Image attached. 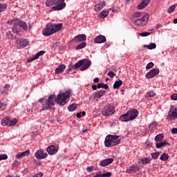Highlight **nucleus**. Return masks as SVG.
<instances>
[{"instance_id": "obj_43", "label": "nucleus", "mask_w": 177, "mask_h": 177, "mask_svg": "<svg viewBox=\"0 0 177 177\" xmlns=\"http://www.w3.org/2000/svg\"><path fill=\"white\" fill-rule=\"evenodd\" d=\"M153 67H154V63L149 62V64H147V65L146 66V69L147 70H150V68H153Z\"/></svg>"}, {"instance_id": "obj_39", "label": "nucleus", "mask_w": 177, "mask_h": 177, "mask_svg": "<svg viewBox=\"0 0 177 177\" xmlns=\"http://www.w3.org/2000/svg\"><path fill=\"white\" fill-rule=\"evenodd\" d=\"M150 161H151V160L148 158H145L141 159V162H142V165L149 164V162H150Z\"/></svg>"}, {"instance_id": "obj_1", "label": "nucleus", "mask_w": 177, "mask_h": 177, "mask_svg": "<svg viewBox=\"0 0 177 177\" xmlns=\"http://www.w3.org/2000/svg\"><path fill=\"white\" fill-rule=\"evenodd\" d=\"M71 93V91L68 90L64 93L59 94L57 97H56L55 95H51L46 101L44 98L39 100V103H44L42 104L43 108L40 111L50 110V109L55 106V103H57L59 106H64L70 98Z\"/></svg>"}, {"instance_id": "obj_42", "label": "nucleus", "mask_w": 177, "mask_h": 177, "mask_svg": "<svg viewBox=\"0 0 177 177\" xmlns=\"http://www.w3.org/2000/svg\"><path fill=\"white\" fill-rule=\"evenodd\" d=\"M151 156L152 158H153L154 160H157V158H158V156H160V152L151 153Z\"/></svg>"}, {"instance_id": "obj_41", "label": "nucleus", "mask_w": 177, "mask_h": 177, "mask_svg": "<svg viewBox=\"0 0 177 177\" xmlns=\"http://www.w3.org/2000/svg\"><path fill=\"white\" fill-rule=\"evenodd\" d=\"M176 6H175V5H172L169 8H168V10H167V13H174V10H175Z\"/></svg>"}, {"instance_id": "obj_46", "label": "nucleus", "mask_w": 177, "mask_h": 177, "mask_svg": "<svg viewBox=\"0 0 177 177\" xmlns=\"http://www.w3.org/2000/svg\"><path fill=\"white\" fill-rule=\"evenodd\" d=\"M2 160H8V155L6 154L0 155V161H2Z\"/></svg>"}, {"instance_id": "obj_22", "label": "nucleus", "mask_w": 177, "mask_h": 177, "mask_svg": "<svg viewBox=\"0 0 177 177\" xmlns=\"http://www.w3.org/2000/svg\"><path fill=\"white\" fill-rule=\"evenodd\" d=\"M170 120H176L177 118V107H175L173 111L169 113Z\"/></svg>"}, {"instance_id": "obj_23", "label": "nucleus", "mask_w": 177, "mask_h": 177, "mask_svg": "<svg viewBox=\"0 0 177 177\" xmlns=\"http://www.w3.org/2000/svg\"><path fill=\"white\" fill-rule=\"evenodd\" d=\"M66 70V65L60 64L57 68H55V74H60Z\"/></svg>"}, {"instance_id": "obj_51", "label": "nucleus", "mask_w": 177, "mask_h": 177, "mask_svg": "<svg viewBox=\"0 0 177 177\" xmlns=\"http://www.w3.org/2000/svg\"><path fill=\"white\" fill-rule=\"evenodd\" d=\"M111 176V172H107L102 174V177H110Z\"/></svg>"}, {"instance_id": "obj_52", "label": "nucleus", "mask_w": 177, "mask_h": 177, "mask_svg": "<svg viewBox=\"0 0 177 177\" xmlns=\"http://www.w3.org/2000/svg\"><path fill=\"white\" fill-rule=\"evenodd\" d=\"M42 176H44V174L42 172H40L39 174H37L32 176V177H42Z\"/></svg>"}, {"instance_id": "obj_35", "label": "nucleus", "mask_w": 177, "mask_h": 177, "mask_svg": "<svg viewBox=\"0 0 177 177\" xmlns=\"http://www.w3.org/2000/svg\"><path fill=\"white\" fill-rule=\"evenodd\" d=\"M164 139V136L162 134H158L155 137V142H161Z\"/></svg>"}, {"instance_id": "obj_28", "label": "nucleus", "mask_w": 177, "mask_h": 177, "mask_svg": "<svg viewBox=\"0 0 177 177\" xmlns=\"http://www.w3.org/2000/svg\"><path fill=\"white\" fill-rule=\"evenodd\" d=\"M144 46L145 48H147L150 50H151V49H156V48H157V45L156 44V43H151L149 45H145Z\"/></svg>"}, {"instance_id": "obj_16", "label": "nucleus", "mask_w": 177, "mask_h": 177, "mask_svg": "<svg viewBox=\"0 0 177 177\" xmlns=\"http://www.w3.org/2000/svg\"><path fill=\"white\" fill-rule=\"evenodd\" d=\"M114 161V159L113 158H107L105 160H103L100 162V167H107V165H110Z\"/></svg>"}, {"instance_id": "obj_30", "label": "nucleus", "mask_w": 177, "mask_h": 177, "mask_svg": "<svg viewBox=\"0 0 177 177\" xmlns=\"http://www.w3.org/2000/svg\"><path fill=\"white\" fill-rule=\"evenodd\" d=\"M97 88L98 89L102 88V89H106V91H107V89H109V86L103 83H99L97 84Z\"/></svg>"}, {"instance_id": "obj_57", "label": "nucleus", "mask_w": 177, "mask_h": 177, "mask_svg": "<svg viewBox=\"0 0 177 177\" xmlns=\"http://www.w3.org/2000/svg\"><path fill=\"white\" fill-rule=\"evenodd\" d=\"M92 89L93 91H96L97 89V86L96 84H94L92 86Z\"/></svg>"}, {"instance_id": "obj_15", "label": "nucleus", "mask_w": 177, "mask_h": 177, "mask_svg": "<svg viewBox=\"0 0 177 177\" xmlns=\"http://www.w3.org/2000/svg\"><path fill=\"white\" fill-rule=\"evenodd\" d=\"M94 42L95 44H104L106 42V37L104 35H98L94 39Z\"/></svg>"}, {"instance_id": "obj_54", "label": "nucleus", "mask_w": 177, "mask_h": 177, "mask_svg": "<svg viewBox=\"0 0 177 177\" xmlns=\"http://www.w3.org/2000/svg\"><path fill=\"white\" fill-rule=\"evenodd\" d=\"M20 162L18 160H15L13 162L12 165L13 167H17V165H19Z\"/></svg>"}, {"instance_id": "obj_56", "label": "nucleus", "mask_w": 177, "mask_h": 177, "mask_svg": "<svg viewBox=\"0 0 177 177\" xmlns=\"http://www.w3.org/2000/svg\"><path fill=\"white\" fill-rule=\"evenodd\" d=\"M37 54H39V56H42V55L45 54V51L44 50L39 51V53H37Z\"/></svg>"}, {"instance_id": "obj_53", "label": "nucleus", "mask_w": 177, "mask_h": 177, "mask_svg": "<svg viewBox=\"0 0 177 177\" xmlns=\"http://www.w3.org/2000/svg\"><path fill=\"white\" fill-rule=\"evenodd\" d=\"M86 171L87 172H92V171H93V166L87 167Z\"/></svg>"}, {"instance_id": "obj_19", "label": "nucleus", "mask_w": 177, "mask_h": 177, "mask_svg": "<svg viewBox=\"0 0 177 177\" xmlns=\"http://www.w3.org/2000/svg\"><path fill=\"white\" fill-rule=\"evenodd\" d=\"M104 6H106V2L100 1L98 3H97L95 6L94 10H95V12H99V10H102V9H103V8H104Z\"/></svg>"}, {"instance_id": "obj_37", "label": "nucleus", "mask_w": 177, "mask_h": 177, "mask_svg": "<svg viewBox=\"0 0 177 177\" xmlns=\"http://www.w3.org/2000/svg\"><path fill=\"white\" fill-rule=\"evenodd\" d=\"M106 16H109V10H104L101 12V17H102V19H105V17H106Z\"/></svg>"}, {"instance_id": "obj_8", "label": "nucleus", "mask_w": 177, "mask_h": 177, "mask_svg": "<svg viewBox=\"0 0 177 177\" xmlns=\"http://www.w3.org/2000/svg\"><path fill=\"white\" fill-rule=\"evenodd\" d=\"M55 6H53L52 9L53 10H62L66 8V3L64 0H54Z\"/></svg>"}, {"instance_id": "obj_50", "label": "nucleus", "mask_w": 177, "mask_h": 177, "mask_svg": "<svg viewBox=\"0 0 177 177\" xmlns=\"http://www.w3.org/2000/svg\"><path fill=\"white\" fill-rule=\"evenodd\" d=\"M171 100H177V94L176 93L172 94L171 95Z\"/></svg>"}, {"instance_id": "obj_63", "label": "nucleus", "mask_w": 177, "mask_h": 177, "mask_svg": "<svg viewBox=\"0 0 177 177\" xmlns=\"http://www.w3.org/2000/svg\"><path fill=\"white\" fill-rule=\"evenodd\" d=\"M109 80H110V79H109V78H106V79L105 80L106 82H107V81H109Z\"/></svg>"}, {"instance_id": "obj_10", "label": "nucleus", "mask_w": 177, "mask_h": 177, "mask_svg": "<svg viewBox=\"0 0 177 177\" xmlns=\"http://www.w3.org/2000/svg\"><path fill=\"white\" fill-rule=\"evenodd\" d=\"M158 74H160V69L153 68L145 75V77L147 80H150L151 78H154V77H156Z\"/></svg>"}, {"instance_id": "obj_4", "label": "nucleus", "mask_w": 177, "mask_h": 177, "mask_svg": "<svg viewBox=\"0 0 177 177\" xmlns=\"http://www.w3.org/2000/svg\"><path fill=\"white\" fill-rule=\"evenodd\" d=\"M120 136L108 135L105 138L104 145L105 147H113L121 143V139H118Z\"/></svg>"}, {"instance_id": "obj_2", "label": "nucleus", "mask_w": 177, "mask_h": 177, "mask_svg": "<svg viewBox=\"0 0 177 177\" xmlns=\"http://www.w3.org/2000/svg\"><path fill=\"white\" fill-rule=\"evenodd\" d=\"M62 27H63V24H48L43 30V35H45V37H49V35L56 34V32L62 30Z\"/></svg>"}, {"instance_id": "obj_24", "label": "nucleus", "mask_w": 177, "mask_h": 177, "mask_svg": "<svg viewBox=\"0 0 177 177\" xmlns=\"http://www.w3.org/2000/svg\"><path fill=\"white\" fill-rule=\"evenodd\" d=\"M166 145L167 146H171V145L169 144V142H167V141H164V142H156V146L157 149H160L161 147H164V146H166Z\"/></svg>"}, {"instance_id": "obj_45", "label": "nucleus", "mask_w": 177, "mask_h": 177, "mask_svg": "<svg viewBox=\"0 0 177 177\" xmlns=\"http://www.w3.org/2000/svg\"><path fill=\"white\" fill-rule=\"evenodd\" d=\"M151 32H141L140 34V37H148V35H151Z\"/></svg>"}, {"instance_id": "obj_7", "label": "nucleus", "mask_w": 177, "mask_h": 177, "mask_svg": "<svg viewBox=\"0 0 177 177\" xmlns=\"http://www.w3.org/2000/svg\"><path fill=\"white\" fill-rule=\"evenodd\" d=\"M11 24H13L14 26H19L22 30H27L28 28V25H27V23H26L24 21H21L19 19H16L10 21Z\"/></svg>"}, {"instance_id": "obj_17", "label": "nucleus", "mask_w": 177, "mask_h": 177, "mask_svg": "<svg viewBox=\"0 0 177 177\" xmlns=\"http://www.w3.org/2000/svg\"><path fill=\"white\" fill-rule=\"evenodd\" d=\"M46 150L48 154L52 155V154H56V152L59 151V148H55V146L50 145L47 147Z\"/></svg>"}, {"instance_id": "obj_48", "label": "nucleus", "mask_w": 177, "mask_h": 177, "mask_svg": "<svg viewBox=\"0 0 177 177\" xmlns=\"http://www.w3.org/2000/svg\"><path fill=\"white\" fill-rule=\"evenodd\" d=\"M12 32H14V34H19V32H20V30L17 29V28L15 27L12 28Z\"/></svg>"}, {"instance_id": "obj_12", "label": "nucleus", "mask_w": 177, "mask_h": 177, "mask_svg": "<svg viewBox=\"0 0 177 177\" xmlns=\"http://www.w3.org/2000/svg\"><path fill=\"white\" fill-rule=\"evenodd\" d=\"M28 45V40L21 39L19 40H17V46L18 49H23V48H26Z\"/></svg>"}, {"instance_id": "obj_31", "label": "nucleus", "mask_w": 177, "mask_h": 177, "mask_svg": "<svg viewBox=\"0 0 177 177\" xmlns=\"http://www.w3.org/2000/svg\"><path fill=\"white\" fill-rule=\"evenodd\" d=\"M77 105L75 104H72L68 106V111H75V109H77Z\"/></svg>"}, {"instance_id": "obj_18", "label": "nucleus", "mask_w": 177, "mask_h": 177, "mask_svg": "<svg viewBox=\"0 0 177 177\" xmlns=\"http://www.w3.org/2000/svg\"><path fill=\"white\" fill-rule=\"evenodd\" d=\"M150 1L151 0H142V1L138 6V9L139 10H142V9H145L150 3Z\"/></svg>"}, {"instance_id": "obj_36", "label": "nucleus", "mask_w": 177, "mask_h": 177, "mask_svg": "<svg viewBox=\"0 0 177 177\" xmlns=\"http://www.w3.org/2000/svg\"><path fill=\"white\" fill-rule=\"evenodd\" d=\"M55 5V0H47L46 1V6L49 7V6H53Z\"/></svg>"}, {"instance_id": "obj_14", "label": "nucleus", "mask_w": 177, "mask_h": 177, "mask_svg": "<svg viewBox=\"0 0 177 177\" xmlns=\"http://www.w3.org/2000/svg\"><path fill=\"white\" fill-rule=\"evenodd\" d=\"M140 169V167L137 165H133L130 167L129 169L126 170L127 174H136L138 171Z\"/></svg>"}, {"instance_id": "obj_33", "label": "nucleus", "mask_w": 177, "mask_h": 177, "mask_svg": "<svg viewBox=\"0 0 177 177\" xmlns=\"http://www.w3.org/2000/svg\"><path fill=\"white\" fill-rule=\"evenodd\" d=\"M86 46V42H82L80 44L77 45L75 48L76 50H80V49H83V48H85Z\"/></svg>"}, {"instance_id": "obj_11", "label": "nucleus", "mask_w": 177, "mask_h": 177, "mask_svg": "<svg viewBox=\"0 0 177 177\" xmlns=\"http://www.w3.org/2000/svg\"><path fill=\"white\" fill-rule=\"evenodd\" d=\"M35 156L37 160H44V158H46V157H48V153H44L43 149H39L35 153Z\"/></svg>"}, {"instance_id": "obj_9", "label": "nucleus", "mask_w": 177, "mask_h": 177, "mask_svg": "<svg viewBox=\"0 0 177 177\" xmlns=\"http://www.w3.org/2000/svg\"><path fill=\"white\" fill-rule=\"evenodd\" d=\"M147 21H149V15H145L142 17V19H139L135 21V24L136 26H139L140 27H143L147 24Z\"/></svg>"}, {"instance_id": "obj_25", "label": "nucleus", "mask_w": 177, "mask_h": 177, "mask_svg": "<svg viewBox=\"0 0 177 177\" xmlns=\"http://www.w3.org/2000/svg\"><path fill=\"white\" fill-rule=\"evenodd\" d=\"M10 118L9 117H6L1 120V125H3V127H6V125L10 126Z\"/></svg>"}, {"instance_id": "obj_34", "label": "nucleus", "mask_w": 177, "mask_h": 177, "mask_svg": "<svg viewBox=\"0 0 177 177\" xmlns=\"http://www.w3.org/2000/svg\"><path fill=\"white\" fill-rule=\"evenodd\" d=\"M8 9V5L5 3H0V13L2 12H5Z\"/></svg>"}, {"instance_id": "obj_3", "label": "nucleus", "mask_w": 177, "mask_h": 177, "mask_svg": "<svg viewBox=\"0 0 177 177\" xmlns=\"http://www.w3.org/2000/svg\"><path fill=\"white\" fill-rule=\"evenodd\" d=\"M91 60L89 59H82L78 61L75 65L70 64L68 67V71H71V70H75L76 68H80L81 71H85V70H88L89 67H91Z\"/></svg>"}, {"instance_id": "obj_32", "label": "nucleus", "mask_w": 177, "mask_h": 177, "mask_svg": "<svg viewBox=\"0 0 177 177\" xmlns=\"http://www.w3.org/2000/svg\"><path fill=\"white\" fill-rule=\"evenodd\" d=\"M168 158H169V156L168 155V153H162L160 156V160H161L162 161H167Z\"/></svg>"}, {"instance_id": "obj_40", "label": "nucleus", "mask_w": 177, "mask_h": 177, "mask_svg": "<svg viewBox=\"0 0 177 177\" xmlns=\"http://www.w3.org/2000/svg\"><path fill=\"white\" fill-rule=\"evenodd\" d=\"M37 59H39V55L38 54V53L35 55V57L30 58L28 62L29 63H31V62H34V60H37Z\"/></svg>"}, {"instance_id": "obj_62", "label": "nucleus", "mask_w": 177, "mask_h": 177, "mask_svg": "<svg viewBox=\"0 0 177 177\" xmlns=\"http://www.w3.org/2000/svg\"><path fill=\"white\" fill-rule=\"evenodd\" d=\"M3 106V104L2 102H0V109Z\"/></svg>"}, {"instance_id": "obj_61", "label": "nucleus", "mask_w": 177, "mask_h": 177, "mask_svg": "<svg viewBox=\"0 0 177 177\" xmlns=\"http://www.w3.org/2000/svg\"><path fill=\"white\" fill-rule=\"evenodd\" d=\"M86 114V113L85 111H82V115H83V117Z\"/></svg>"}, {"instance_id": "obj_38", "label": "nucleus", "mask_w": 177, "mask_h": 177, "mask_svg": "<svg viewBox=\"0 0 177 177\" xmlns=\"http://www.w3.org/2000/svg\"><path fill=\"white\" fill-rule=\"evenodd\" d=\"M9 88H10V85L6 84L3 87V89L1 90V93H5V92H8V91H9Z\"/></svg>"}, {"instance_id": "obj_49", "label": "nucleus", "mask_w": 177, "mask_h": 177, "mask_svg": "<svg viewBox=\"0 0 177 177\" xmlns=\"http://www.w3.org/2000/svg\"><path fill=\"white\" fill-rule=\"evenodd\" d=\"M142 16V13L139 12H136L133 14L134 17H140Z\"/></svg>"}, {"instance_id": "obj_6", "label": "nucleus", "mask_w": 177, "mask_h": 177, "mask_svg": "<svg viewBox=\"0 0 177 177\" xmlns=\"http://www.w3.org/2000/svg\"><path fill=\"white\" fill-rule=\"evenodd\" d=\"M102 115L104 117H109V115H113V113H115V107L113 105H106L104 106L102 111Z\"/></svg>"}, {"instance_id": "obj_21", "label": "nucleus", "mask_w": 177, "mask_h": 177, "mask_svg": "<svg viewBox=\"0 0 177 177\" xmlns=\"http://www.w3.org/2000/svg\"><path fill=\"white\" fill-rule=\"evenodd\" d=\"M104 93H106V91L101 90L100 91L94 93L93 96L94 97L95 99H100V97H102V96H103Z\"/></svg>"}, {"instance_id": "obj_20", "label": "nucleus", "mask_w": 177, "mask_h": 177, "mask_svg": "<svg viewBox=\"0 0 177 177\" xmlns=\"http://www.w3.org/2000/svg\"><path fill=\"white\" fill-rule=\"evenodd\" d=\"M27 156H30V150H26L24 152H19L17 154V160H20V159L23 158V157H26Z\"/></svg>"}, {"instance_id": "obj_26", "label": "nucleus", "mask_w": 177, "mask_h": 177, "mask_svg": "<svg viewBox=\"0 0 177 177\" xmlns=\"http://www.w3.org/2000/svg\"><path fill=\"white\" fill-rule=\"evenodd\" d=\"M156 127L157 123L156 122H153L150 124V125L149 126V129H147L146 131L149 133V132H151L153 129H156Z\"/></svg>"}, {"instance_id": "obj_58", "label": "nucleus", "mask_w": 177, "mask_h": 177, "mask_svg": "<svg viewBox=\"0 0 177 177\" xmlns=\"http://www.w3.org/2000/svg\"><path fill=\"white\" fill-rule=\"evenodd\" d=\"M95 84H97V82H99V78L98 77H95L94 80H93Z\"/></svg>"}, {"instance_id": "obj_59", "label": "nucleus", "mask_w": 177, "mask_h": 177, "mask_svg": "<svg viewBox=\"0 0 177 177\" xmlns=\"http://www.w3.org/2000/svg\"><path fill=\"white\" fill-rule=\"evenodd\" d=\"M77 118H81V112L76 114Z\"/></svg>"}, {"instance_id": "obj_47", "label": "nucleus", "mask_w": 177, "mask_h": 177, "mask_svg": "<svg viewBox=\"0 0 177 177\" xmlns=\"http://www.w3.org/2000/svg\"><path fill=\"white\" fill-rule=\"evenodd\" d=\"M108 75L110 78H114V76L115 75V73H114V72H113V71H109L108 73Z\"/></svg>"}, {"instance_id": "obj_60", "label": "nucleus", "mask_w": 177, "mask_h": 177, "mask_svg": "<svg viewBox=\"0 0 177 177\" xmlns=\"http://www.w3.org/2000/svg\"><path fill=\"white\" fill-rule=\"evenodd\" d=\"M173 23L177 24V19H174Z\"/></svg>"}, {"instance_id": "obj_27", "label": "nucleus", "mask_w": 177, "mask_h": 177, "mask_svg": "<svg viewBox=\"0 0 177 177\" xmlns=\"http://www.w3.org/2000/svg\"><path fill=\"white\" fill-rule=\"evenodd\" d=\"M121 85H122V80L115 81L113 84V89H118Z\"/></svg>"}, {"instance_id": "obj_44", "label": "nucleus", "mask_w": 177, "mask_h": 177, "mask_svg": "<svg viewBox=\"0 0 177 177\" xmlns=\"http://www.w3.org/2000/svg\"><path fill=\"white\" fill-rule=\"evenodd\" d=\"M17 124V120L14 119L12 120H10V127H13Z\"/></svg>"}, {"instance_id": "obj_55", "label": "nucleus", "mask_w": 177, "mask_h": 177, "mask_svg": "<svg viewBox=\"0 0 177 177\" xmlns=\"http://www.w3.org/2000/svg\"><path fill=\"white\" fill-rule=\"evenodd\" d=\"M171 133L176 134L177 133V128H173L171 129Z\"/></svg>"}, {"instance_id": "obj_13", "label": "nucleus", "mask_w": 177, "mask_h": 177, "mask_svg": "<svg viewBox=\"0 0 177 177\" xmlns=\"http://www.w3.org/2000/svg\"><path fill=\"white\" fill-rule=\"evenodd\" d=\"M73 41L74 42H82L84 41H86V35L82 34L75 36Z\"/></svg>"}, {"instance_id": "obj_5", "label": "nucleus", "mask_w": 177, "mask_h": 177, "mask_svg": "<svg viewBox=\"0 0 177 177\" xmlns=\"http://www.w3.org/2000/svg\"><path fill=\"white\" fill-rule=\"evenodd\" d=\"M139 114V111L136 109H131L127 111V113L122 115L120 117V120L122 122H128L129 121H132L135 120Z\"/></svg>"}, {"instance_id": "obj_64", "label": "nucleus", "mask_w": 177, "mask_h": 177, "mask_svg": "<svg viewBox=\"0 0 177 177\" xmlns=\"http://www.w3.org/2000/svg\"><path fill=\"white\" fill-rule=\"evenodd\" d=\"M149 31H154V29L149 30Z\"/></svg>"}, {"instance_id": "obj_29", "label": "nucleus", "mask_w": 177, "mask_h": 177, "mask_svg": "<svg viewBox=\"0 0 177 177\" xmlns=\"http://www.w3.org/2000/svg\"><path fill=\"white\" fill-rule=\"evenodd\" d=\"M154 96H156V93L153 92V91H150L147 93L145 97L147 99H151V97H154Z\"/></svg>"}]
</instances>
